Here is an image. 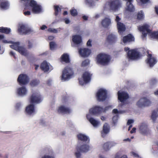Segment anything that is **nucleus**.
Returning a JSON list of instances; mask_svg holds the SVG:
<instances>
[{"label":"nucleus","instance_id":"47","mask_svg":"<svg viewBox=\"0 0 158 158\" xmlns=\"http://www.w3.org/2000/svg\"><path fill=\"white\" fill-rule=\"evenodd\" d=\"M71 14L73 16H76L77 14V10L74 8H73L70 10Z\"/></svg>","mask_w":158,"mask_h":158},{"label":"nucleus","instance_id":"50","mask_svg":"<svg viewBox=\"0 0 158 158\" xmlns=\"http://www.w3.org/2000/svg\"><path fill=\"white\" fill-rule=\"evenodd\" d=\"M89 63V60L88 59H86L82 62V65L83 66H85L88 65Z\"/></svg>","mask_w":158,"mask_h":158},{"label":"nucleus","instance_id":"4","mask_svg":"<svg viewBox=\"0 0 158 158\" xmlns=\"http://www.w3.org/2000/svg\"><path fill=\"white\" fill-rule=\"evenodd\" d=\"M73 74L72 69L69 67L65 68L62 72L61 79L63 81L69 80Z\"/></svg>","mask_w":158,"mask_h":158},{"label":"nucleus","instance_id":"29","mask_svg":"<svg viewBox=\"0 0 158 158\" xmlns=\"http://www.w3.org/2000/svg\"><path fill=\"white\" fill-rule=\"evenodd\" d=\"M72 40L76 44H79L82 42L81 37L79 35H75L73 36Z\"/></svg>","mask_w":158,"mask_h":158},{"label":"nucleus","instance_id":"12","mask_svg":"<svg viewBox=\"0 0 158 158\" xmlns=\"http://www.w3.org/2000/svg\"><path fill=\"white\" fill-rule=\"evenodd\" d=\"M118 99L121 102V104L122 106L124 101L128 98V95L126 92L120 91L118 92Z\"/></svg>","mask_w":158,"mask_h":158},{"label":"nucleus","instance_id":"22","mask_svg":"<svg viewBox=\"0 0 158 158\" xmlns=\"http://www.w3.org/2000/svg\"><path fill=\"white\" fill-rule=\"evenodd\" d=\"M41 69L44 72H47L49 70H51L52 69V67L50 64L46 61H44L40 66Z\"/></svg>","mask_w":158,"mask_h":158},{"label":"nucleus","instance_id":"53","mask_svg":"<svg viewBox=\"0 0 158 158\" xmlns=\"http://www.w3.org/2000/svg\"><path fill=\"white\" fill-rule=\"evenodd\" d=\"M27 42L28 43V48H32L33 47V43L30 40H28Z\"/></svg>","mask_w":158,"mask_h":158},{"label":"nucleus","instance_id":"18","mask_svg":"<svg viewBox=\"0 0 158 158\" xmlns=\"http://www.w3.org/2000/svg\"><path fill=\"white\" fill-rule=\"evenodd\" d=\"M91 75L90 74L87 72L85 73L82 76L83 81L79 80L80 84L81 85H84L85 84L89 82L90 80V77Z\"/></svg>","mask_w":158,"mask_h":158},{"label":"nucleus","instance_id":"21","mask_svg":"<svg viewBox=\"0 0 158 158\" xmlns=\"http://www.w3.org/2000/svg\"><path fill=\"white\" fill-rule=\"evenodd\" d=\"M78 51L80 55L83 57H88L91 53L90 50L86 48H80Z\"/></svg>","mask_w":158,"mask_h":158},{"label":"nucleus","instance_id":"33","mask_svg":"<svg viewBox=\"0 0 158 158\" xmlns=\"http://www.w3.org/2000/svg\"><path fill=\"white\" fill-rule=\"evenodd\" d=\"M117 28L119 33L121 34L125 30V27L124 25L122 23H119L117 24Z\"/></svg>","mask_w":158,"mask_h":158},{"label":"nucleus","instance_id":"45","mask_svg":"<svg viewBox=\"0 0 158 158\" xmlns=\"http://www.w3.org/2000/svg\"><path fill=\"white\" fill-rule=\"evenodd\" d=\"M55 15H57L61 11V9L58 6H54Z\"/></svg>","mask_w":158,"mask_h":158},{"label":"nucleus","instance_id":"28","mask_svg":"<svg viewBox=\"0 0 158 158\" xmlns=\"http://www.w3.org/2000/svg\"><path fill=\"white\" fill-rule=\"evenodd\" d=\"M107 40L109 43L112 44L116 41L117 37L115 35L111 34L108 36Z\"/></svg>","mask_w":158,"mask_h":158},{"label":"nucleus","instance_id":"60","mask_svg":"<svg viewBox=\"0 0 158 158\" xmlns=\"http://www.w3.org/2000/svg\"><path fill=\"white\" fill-rule=\"evenodd\" d=\"M82 18L84 20L86 21L88 20V16L86 15H84L82 16Z\"/></svg>","mask_w":158,"mask_h":158},{"label":"nucleus","instance_id":"59","mask_svg":"<svg viewBox=\"0 0 158 158\" xmlns=\"http://www.w3.org/2000/svg\"><path fill=\"white\" fill-rule=\"evenodd\" d=\"M24 14L25 15H31V12L29 11H25L24 12Z\"/></svg>","mask_w":158,"mask_h":158},{"label":"nucleus","instance_id":"8","mask_svg":"<svg viewBox=\"0 0 158 158\" xmlns=\"http://www.w3.org/2000/svg\"><path fill=\"white\" fill-rule=\"evenodd\" d=\"M107 91L106 89H101L98 91L97 95V98L99 101H103L107 98Z\"/></svg>","mask_w":158,"mask_h":158},{"label":"nucleus","instance_id":"61","mask_svg":"<svg viewBox=\"0 0 158 158\" xmlns=\"http://www.w3.org/2000/svg\"><path fill=\"white\" fill-rule=\"evenodd\" d=\"M120 154L118 153H117L115 155V158H120Z\"/></svg>","mask_w":158,"mask_h":158},{"label":"nucleus","instance_id":"56","mask_svg":"<svg viewBox=\"0 0 158 158\" xmlns=\"http://www.w3.org/2000/svg\"><path fill=\"white\" fill-rule=\"evenodd\" d=\"M21 106V104L19 102L16 104L15 106V108L17 110H19L20 109Z\"/></svg>","mask_w":158,"mask_h":158},{"label":"nucleus","instance_id":"17","mask_svg":"<svg viewBox=\"0 0 158 158\" xmlns=\"http://www.w3.org/2000/svg\"><path fill=\"white\" fill-rule=\"evenodd\" d=\"M57 112L59 114H69L71 112V110L68 107L62 105L58 107Z\"/></svg>","mask_w":158,"mask_h":158},{"label":"nucleus","instance_id":"30","mask_svg":"<svg viewBox=\"0 0 158 158\" xmlns=\"http://www.w3.org/2000/svg\"><path fill=\"white\" fill-rule=\"evenodd\" d=\"M134 39V37L131 35L129 34L123 37V41L124 43H126L133 41Z\"/></svg>","mask_w":158,"mask_h":158},{"label":"nucleus","instance_id":"5","mask_svg":"<svg viewBox=\"0 0 158 158\" xmlns=\"http://www.w3.org/2000/svg\"><path fill=\"white\" fill-rule=\"evenodd\" d=\"M18 31L20 34L24 35L30 34L34 31V30L32 28L27 25L24 24L20 25Z\"/></svg>","mask_w":158,"mask_h":158},{"label":"nucleus","instance_id":"7","mask_svg":"<svg viewBox=\"0 0 158 158\" xmlns=\"http://www.w3.org/2000/svg\"><path fill=\"white\" fill-rule=\"evenodd\" d=\"M151 104L150 100L146 97L141 98L136 103V105L139 107L148 106Z\"/></svg>","mask_w":158,"mask_h":158},{"label":"nucleus","instance_id":"1","mask_svg":"<svg viewBox=\"0 0 158 158\" xmlns=\"http://www.w3.org/2000/svg\"><path fill=\"white\" fill-rule=\"evenodd\" d=\"M121 6V1L120 0H115L107 2L105 5L104 8L115 11Z\"/></svg>","mask_w":158,"mask_h":158},{"label":"nucleus","instance_id":"26","mask_svg":"<svg viewBox=\"0 0 158 158\" xmlns=\"http://www.w3.org/2000/svg\"><path fill=\"white\" fill-rule=\"evenodd\" d=\"M46 153L41 158H55L53 151L51 149H48Z\"/></svg>","mask_w":158,"mask_h":158},{"label":"nucleus","instance_id":"64","mask_svg":"<svg viewBox=\"0 0 158 158\" xmlns=\"http://www.w3.org/2000/svg\"><path fill=\"white\" fill-rule=\"evenodd\" d=\"M140 1L143 4L148 2L149 0H140Z\"/></svg>","mask_w":158,"mask_h":158},{"label":"nucleus","instance_id":"19","mask_svg":"<svg viewBox=\"0 0 158 158\" xmlns=\"http://www.w3.org/2000/svg\"><path fill=\"white\" fill-rule=\"evenodd\" d=\"M148 58L146 60V62L149 65L150 67H153L157 62V60L154 57H152L151 54H149L148 52Z\"/></svg>","mask_w":158,"mask_h":158},{"label":"nucleus","instance_id":"15","mask_svg":"<svg viewBox=\"0 0 158 158\" xmlns=\"http://www.w3.org/2000/svg\"><path fill=\"white\" fill-rule=\"evenodd\" d=\"M103 108L100 106H96L90 109L89 110L90 114H92L94 115L99 114L103 112Z\"/></svg>","mask_w":158,"mask_h":158},{"label":"nucleus","instance_id":"24","mask_svg":"<svg viewBox=\"0 0 158 158\" xmlns=\"http://www.w3.org/2000/svg\"><path fill=\"white\" fill-rule=\"evenodd\" d=\"M77 137L78 140L85 142L89 141V137L84 134L79 133L77 135Z\"/></svg>","mask_w":158,"mask_h":158},{"label":"nucleus","instance_id":"32","mask_svg":"<svg viewBox=\"0 0 158 158\" xmlns=\"http://www.w3.org/2000/svg\"><path fill=\"white\" fill-rule=\"evenodd\" d=\"M18 52L22 55L25 56H27L28 54V52L26 48L23 46H20Z\"/></svg>","mask_w":158,"mask_h":158},{"label":"nucleus","instance_id":"42","mask_svg":"<svg viewBox=\"0 0 158 158\" xmlns=\"http://www.w3.org/2000/svg\"><path fill=\"white\" fill-rule=\"evenodd\" d=\"M144 15L142 11L139 12L137 14V19L139 20H142L144 18Z\"/></svg>","mask_w":158,"mask_h":158},{"label":"nucleus","instance_id":"55","mask_svg":"<svg viewBox=\"0 0 158 158\" xmlns=\"http://www.w3.org/2000/svg\"><path fill=\"white\" fill-rule=\"evenodd\" d=\"M121 20V18L118 16H117L115 19V21L117 22V24L119 23H121L120 21Z\"/></svg>","mask_w":158,"mask_h":158},{"label":"nucleus","instance_id":"37","mask_svg":"<svg viewBox=\"0 0 158 158\" xmlns=\"http://www.w3.org/2000/svg\"><path fill=\"white\" fill-rule=\"evenodd\" d=\"M12 44L10 45V47L11 48L14 49V50L18 51L19 48L20 43L19 42H12Z\"/></svg>","mask_w":158,"mask_h":158},{"label":"nucleus","instance_id":"44","mask_svg":"<svg viewBox=\"0 0 158 158\" xmlns=\"http://www.w3.org/2000/svg\"><path fill=\"white\" fill-rule=\"evenodd\" d=\"M60 28H58L57 29H55L53 28H50L48 29V31L50 32L53 33H56L58 32V31H60Z\"/></svg>","mask_w":158,"mask_h":158},{"label":"nucleus","instance_id":"58","mask_svg":"<svg viewBox=\"0 0 158 158\" xmlns=\"http://www.w3.org/2000/svg\"><path fill=\"white\" fill-rule=\"evenodd\" d=\"M92 41L90 40H88V41H87V45L88 46H91V43Z\"/></svg>","mask_w":158,"mask_h":158},{"label":"nucleus","instance_id":"25","mask_svg":"<svg viewBox=\"0 0 158 158\" xmlns=\"http://www.w3.org/2000/svg\"><path fill=\"white\" fill-rule=\"evenodd\" d=\"M101 24L104 28H107L111 24V19L109 18H105L102 20Z\"/></svg>","mask_w":158,"mask_h":158},{"label":"nucleus","instance_id":"6","mask_svg":"<svg viewBox=\"0 0 158 158\" xmlns=\"http://www.w3.org/2000/svg\"><path fill=\"white\" fill-rule=\"evenodd\" d=\"M110 60V56L103 54H100L98 55L97 58V62L103 65L107 64Z\"/></svg>","mask_w":158,"mask_h":158},{"label":"nucleus","instance_id":"27","mask_svg":"<svg viewBox=\"0 0 158 158\" xmlns=\"http://www.w3.org/2000/svg\"><path fill=\"white\" fill-rule=\"evenodd\" d=\"M133 0H128L126 3V9L131 12L135 10V8L132 4Z\"/></svg>","mask_w":158,"mask_h":158},{"label":"nucleus","instance_id":"23","mask_svg":"<svg viewBox=\"0 0 158 158\" xmlns=\"http://www.w3.org/2000/svg\"><path fill=\"white\" fill-rule=\"evenodd\" d=\"M27 90L26 87L22 86L19 88L17 90V93L20 96L23 97L27 95Z\"/></svg>","mask_w":158,"mask_h":158},{"label":"nucleus","instance_id":"34","mask_svg":"<svg viewBox=\"0 0 158 158\" xmlns=\"http://www.w3.org/2000/svg\"><path fill=\"white\" fill-rule=\"evenodd\" d=\"M9 6V4L8 2L5 0H2L0 5V6L1 8L4 10H6L8 9Z\"/></svg>","mask_w":158,"mask_h":158},{"label":"nucleus","instance_id":"3","mask_svg":"<svg viewBox=\"0 0 158 158\" xmlns=\"http://www.w3.org/2000/svg\"><path fill=\"white\" fill-rule=\"evenodd\" d=\"M139 132L143 135L148 136L151 134V131L148 127V124L145 123H142L139 125Z\"/></svg>","mask_w":158,"mask_h":158},{"label":"nucleus","instance_id":"13","mask_svg":"<svg viewBox=\"0 0 158 158\" xmlns=\"http://www.w3.org/2000/svg\"><path fill=\"white\" fill-rule=\"evenodd\" d=\"M42 101L40 94L38 93H35L32 94L30 98V102L32 104H38Z\"/></svg>","mask_w":158,"mask_h":158},{"label":"nucleus","instance_id":"36","mask_svg":"<svg viewBox=\"0 0 158 158\" xmlns=\"http://www.w3.org/2000/svg\"><path fill=\"white\" fill-rule=\"evenodd\" d=\"M61 61H64L66 63H68L70 62L69 55L66 53L64 54L61 57Z\"/></svg>","mask_w":158,"mask_h":158},{"label":"nucleus","instance_id":"46","mask_svg":"<svg viewBox=\"0 0 158 158\" xmlns=\"http://www.w3.org/2000/svg\"><path fill=\"white\" fill-rule=\"evenodd\" d=\"M39 83V81L37 80H34L32 81L30 83V85L32 86H35L38 85Z\"/></svg>","mask_w":158,"mask_h":158},{"label":"nucleus","instance_id":"52","mask_svg":"<svg viewBox=\"0 0 158 158\" xmlns=\"http://www.w3.org/2000/svg\"><path fill=\"white\" fill-rule=\"evenodd\" d=\"M118 118V116L117 115H116L113 117V122L114 125L117 123Z\"/></svg>","mask_w":158,"mask_h":158},{"label":"nucleus","instance_id":"63","mask_svg":"<svg viewBox=\"0 0 158 158\" xmlns=\"http://www.w3.org/2000/svg\"><path fill=\"white\" fill-rule=\"evenodd\" d=\"M131 154L133 156H134L135 157H139L138 155L136 153H135V152H131Z\"/></svg>","mask_w":158,"mask_h":158},{"label":"nucleus","instance_id":"48","mask_svg":"<svg viewBox=\"0 0 158 158\" xmlns=\"http://www.w3.org/2000/svg\"><path fill=\"white\" fill-rule=\"evenodd\" d=\"M56 46V44L54 42L52 41L50 43V48L51 50H54Z\"/></svg>","mask_w":158,"mask_h":158},{"label":"nucleus","instance_id":"41","mask_svg":"<svg viewBox=\"0 0 158 158\" xmlns=\"http://www.w3.org/2000/svg\"><path fill=\"white\" fill-rule=\"evenodd\" d=\"M158 116V115L156 113V111H153L152 114L151 118L154 123L156 122V118Z\"/></svg>","mask_w":158,"mask_h":158},{"label":"nucleus","instance_id":"40","mask_svg":"<svg viewBox=\"0 0 158 158\" xmlns=\"http://www.w3.org/2000/svg\"><path fill=\"white\" fill-rule=\"evenodd\" d=\"M10 32V28L4 27H0V32L5 33L6 34H8Z\"/></svg>","mask_w":158,"mask_h":158},{"label":"nucleus","instance_id":"49","mask_svg":"<svg viewBox=\"0 0 158 158\" xmlns=\"http://www.w3.org/2000/svg\"><path fill=\"white\" fill-rule=\"evenodd\" d=\"M157 82V81L155 79H153L150 81V83L151 85L152 86L156 85Z\"/></svg>","mask_w":158,"mask_h":158},{"label":"nucleus","instance_id":"39","mask_svg":"<svg viewBox=\"0 0 158 158\" xmlns=\"http://www.w3.org/2000/svg\"><path fill=\"white\" fill-rule=\"evenodd\" d=\"M33 0H21V1L23 4L25 6V8L28 9V7L30 6V2Z\"/></svg>","mask_w":158,"mask_h":158},{"label":"nucleus","instance_id":"38","mask_svg":"<svg viewBox=\"0 0 158 158\" xmlns=\"http://www.w3.org/2000/svg\"><path fill=\"white\" fill-rule=\"evenodd\" d=\"M85 2L86 5L90 7H94L96 5L94 0H85Z\"/></svg>","mask_w":158,"mask_h":158},{"label":"nucleus","instance_id":"31","mask_svg":"<svg viewBox=\"0 0 158 158\" xmlns=\"http://www.w3.org/2000/svg\"><path fill=\"white\" fill-rule=\"evenodd\" d=\"M109 127L108 125L106 123L103 126V130L102 132V136L104 137L106 135L109 133Z\"/></svg>","mask_w":158,"mask_h":158},{"label":"nucleus","instance_id":"35","mask_svg":"<svg viewBox=\"0 0 158 158\" xmlns=\"http://www.w3.org/2000/svg\"><path fill=\"white\" fill-rule=\"evenodd\" d=\"M116 144V143L113 142H107L104 144L103 147L105 151H107L110 149V145L114 146Z\"/></svg>","mask_w":158,"mask_h":158},{"label":"nucleus","instance_id":"20","mask_svg":"<svg viewBox=\"0 0 158 158\" xmlns=\"http://www.w3.org/2000/svg\"><path fill=\"white\" fill-rule=\"evenodd\" d=\"M25 111L26 113L28 115H31L35 114L36 112L33 104L31 103L27 106L26 108Z\"/></svg>","mask_w":158,"mask_h":158},{"label":"nucleus","instance_id":"10","mask_svg":"<svg viewBox=\"0 0 158 158\" xmlns=\"http://www.w3.org/2000/svg\"><path fill=\"white\" fill-rule=\"evenodd\" d=\"M76 149L79 150L81 152H86L89 150V146L81 142H79Z\"/></svg>","mask_w":158,"mask_h":158},{"label":"nucleus","instance_id":"9","mask_svg":"<svg viewBox=\"0 0 158 158\" xmlns=\"http://www.w3.org/2000/svg\"><path fill=\"white\" fill-rule=\"evenodd\" d=\"M30 6L32 8V11L34 14H38L41 11V7L40 6L38 5L35 1H32L30 2Z\"/></svg>","mask_w":158,"mask_h":158},{"label":"nucleus","instance_id":"57","mask_svg":"<svg viewBox=\"0 0 158 158\" xmlns=\"http://www.w3.org/2000/svg\"><path fill=\"white\" fill-rule=\"evenodd\" d=\"M134 122V120L132 119H129L128 120L127 124L128 125H130V124Z\"/></svg>","mask_w":158,"mask_h":158},{"label":"nucleus","instance_id":"2","mask_svg":"<svg viewBox=\"0 0 158 158\" xmlns=\"http://www.w3.org/2000/svg\"><path fill=\"white\" fill-rule=\"evenodd\" d=\"M149 27L148 25L145 24L138 28L139 30L142 32L143 38V39L145 37L147 34H148L152 37L158 39V32H151V31L149 29Z\"/></svg>","mask_w":158,"mask_h":158},{"label":"nucleus","instance_id":"16","mask_svg":"<svg viewBox=\"0 0 158 158\" xmlns=\"http://www.w3.org/2000/svg\"><path fill=\"white\" fill-rule=\"evenodd\" d=\"M86 118L94 127H97L101 125L100 122L91 117L90 114H87Z\"/></svg>","mask_w":158,"mask_h":158},{"label":"nucleus","instance_id":"11","mask_svg":"<svg viewBox=\"0 0 158 158\" xmlns=\"http://www.w3.org/2000/svg\"><path fill=\"white\" fill-rule=\"evenodd\" d=\"M139 53L135 50H129L127 56L129 60H133L137 59L139 57Z\"/></svg>","mask_w":158,"mask_h":158},{"label":"nucleus","instance_id":"51","mask_svg":"<svg viewBox=\"0 0 158 158\" xmlns=\"http://www.w3.org/2000/svg\"><path fill=\"white\" fill-rule=\"evenodd\" d=\"M112 107L111 106H109L106 107L104 109L103 108V112H105L109 110H111Z\"/></svg>","mask_w":158,"mask_h":158},{"label":"nucleus","instance_id":"54","mask_svg":"<svg viewBox=\"0 0 158 158\" xmlns=\"http://www.w3.org/2000/svg\"><path fill=\"white\" fill-rule=\"evenodd\" d=\"M113 112L115 114L118 113H123L125 112L124 111H118L117 109H114L113 110Z\"/></svg>","mask_w":158,"mask_h":158},{"label":"nucleus","instance_id":"43","mask_svg":"<svg viewBox=\"0 0 158 158\" xmlns=\"http://www.w3.org/2000/svg\"><path fill=\"white\" fill-rule=\"evenodd\" d=\"M79 150L76 149V150L74 152V155L76 158H81V154Z\"/></svg>","mask_w":158,"mask_h":158},{"label":"nucleus","instance_id":"62","mask_svg":"<svg viewBox=\"0 0 158 158\" xmlns=\"http://www.w3.org/2000/svg\"><path fill=\"white\" fill-rule=\"evenodd\" d=\"M64 20L65 23L66 24H68L70 22V20H69V19H67V18H65V19H64Z\"/></svg>","mask_w":158,"mask_h":158},{"label":"nucleus","instance_id":"14","mask_svg":"<svg viewBox=\"0 0 158 158\" xmlns=\"http://www.w3.org/2000/svg\"><path fill=\"white\" fill-rule=\"evenodd\" d=\"M17 81L20 85H24L28 82L29 79L26 75L21 74L19 76Z\"/></svg>","mask_w":158,"mask_h":158}]
</instances>
